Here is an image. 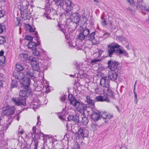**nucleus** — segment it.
I'll use <instances>...</instances> for the list:
<instances>
[{
	"instance_id": "obj_1",
	"label": "nucleus",
	"mask_w": 149,
	"mask_h": 149,
	"mask_svg": "<svg viewBox=\"0 0 149 149\" xmlns=\"http://www.w3.org/2000/svg\"><path fill=\"white\" fill-rule=\"evenodd\" d=\"M19 93V97L13 98L12 100L15 105H26V97L29 96L31 93V90L30 88L22 87Z\"/></svg>"
},
{
	"instance_id": "obj_2",
	"label": "nucleus",
	"mask_w": 149,
	"mask_h": 149,
	"mask_svg": "<svg viewBox=\"0 0 149 149\" xmlns=\"http://www.w3.org/2000/svg\"><path fill=\"white\" fill-rule=\"evenodd\" d=\"M120 46L114 42L111 43L107 45L108 49L107 51L108 56L111 57L114 53L119 56L123 53V50L120 48Z\"/></svg>"
},
{
	"instance_id": "obj_3",
	"label": "nucleus",
	"mask_w": 149,
	"mask_h": 149,
	"mask_svg": "<svg viewBox=\"0 0 149 149\" xmlns=\"http://www.w3.org/2000/svg\"><path fill=\"white\" fill-rule=\"evenodd\" d=\"M35 36L36 37V42L30 41L27 44L28 47L33 51V54L34 55L36 56H38L40 54L39 51L37 49L36 47L38 46H39L40 45V41L39 40L40 38L38 35L37 33H36Z\"/></svg>"
},
{
	"instance_id": "obj_4",
	"label": "nucleus",
	"mask_w": 149,
	"mask_h": 149,
	"mask_svg": "<svg viewBox=\"0 0 149 149\" xmlns=\"http://www.w3.org/2000/svg\"><path fill=\"white\" fill-rule=\"evenodd\" d=\"M107 67L111 71H117L118 73L121 74L122 72V67L119 65L118 62L116 60H109L107 63Z\"/></svg>"
},
{
	"instance_id": "obj_5",
	"label": "nucleus",
	"mask_w": 149,
	"mask_h": 149,
	"mask_svg": "<svg viewBox=\"0 0 149 149\" xmlns=\"http://www.w3.org/2000/svg\"><path fill=\"white\" fill-rule=\"evenodd\" d=\"M73 106L76 108L78 111L83 115H85V111L88 107L87 104H84L82 102H79L78 100L76 101Z\"/></svg>"
},
{
	"instance_id": "obj_6",
	"label": "nucleus",
	"mask_w": 149,
	"mask_h": 149,
	"mask_svg": "<svg viewBox=\"0 0 149 149\" xmlns=\"http://www.w3.org/2000/svg\"><path fill=\"white\" fill-rule=\"evenodd\" d=\"M97 111L95 107L91 108V110L88 111V116L93 121L96 122L100 119V113L97 112Z\"/></svg>"
},
{
	"instance_id": "obj_7",
	"label": "nucleus",
	"mask_w": 149,
	"mask_h": 149,
	"mask_svg": "<svg viewBox=\"0 0 149 149\" xmlns=\"http://www.w3.org/2000/svg\"><path fill=\"white\" fill-rule=\"evenodd\" d=\"M15 109L14 106H7L4 107L2 108L3 111L1 116L3 117L4 116H8L13 114L15 113Z\"/></svg>"
},
{
	"instance_id": "obj_8",
	"label": "nucleus",
	"mask_w": 149,
	"mask_h": 149,
	"mask_svg": "<svg viewBox=\"0 0 149 149\" xmlns=\"http://www.w3.org/2000/svg\"><path fill=\"white\" fill-rule=\"evenodd\" d=\"M22 5L21 8V15L22 17L24 18V20L29 19L30 18V10L28 9V5L26 4L24 6Z\"/></svg>"
},
{
	"instance_id": "obj_9",
	"label": "nucleus",
	"mask_w": 149,
	"mask_h": 149,
	"mask_svg": "<svg viewBox=\"0 0 149 149\" xmlns=\"http://www.w3.org/2000/svg\"><path fill=\"white\" fill-rule=\"evenodd\" d=\"M64 0H56V6H57V10L56 11V15H59L61 17L63 14L64 7Z\"/></svg>"
},
{
	"instance_id": "obj_10",
	"label": "nucleus",
	"mask_w": 149,
	"mask_h": 149,
	"mask_svg": "<svg viewBox=\"0 0 149 149\" xmlns=\"http://www.w3.org/2000/svg\"><path fill=\"white\" fill-rule=\"evenodd\" d=\"M88 131L83 127H80L77 132L76 136L79 139H81L84 137L88 136Z\"/></svg>"
},
{
	"instance_id": "obj_11",
	"label": "nucleus",
	"mask_w": 149,
	"mask_h": 149,
	"mask_svg": "<svg viewBox=\"0 0 149 149\" xmlns=\"http://www.w3.org/2000/svg\"><path fill=\"white\" fill-rule=\"evenodd\" d=\"M133 6L134 8L137 10H142L141 12L144 15L146 14V13L143 12V11H146L149 13V6L148 8L145 5H143L139 2H136L133 4Z\"/></svg>"
},
{
	"instance_id": "obj_12",
	"label": "nucleus",
	"mask_w": 149,
	"mask_h": 149,
	"mask_svg": "<svg viewBox=\"0 0 149 149\" xmlns=\"http://www.w3.org/2000/svg\"><path fill=\"white\" fill-rule=\"evenodd\" d=\"M24 77L26 76L27 77H31L34 76V72L28 66H26L23 71Z\"/></svg>"
},
{
	"instance_id": "obj_13",
	"label": "nucleus",
	"mask_w": 149,
	"mask_h": 149,
	"mask_svg": "<svg viewBox=\"0 0 149 149\" xmlns=\"http://www.w3.org/2000/svg\"><path fill=\"white\" fill-rule=\"evenodd\" d=\"M96 34V32H93L89 33L88 36L86 37V40L92 42V44L94 45L97 44L98 43L95 39V35Z\"/></svg>"
},
{
	"instance_id": "obj_14",
	"label": "nucleus",
	"mask_w": 149,
	"mask_h": 149,
	"mask_svg": "<svg viewBox=\"0 0 149 149\" xmlns=\"http://www.w3.org/2000/svg\"><path fill=\"white\" fill-rule=\"evenodd\" d=\"M30 79L29 77H24L21 79L20 81L21 87L24 88H30L29 86L30 84Z\"/></svg>"
},
{
	"instance_id": "obj_15",
	"label": "nucleus",
	"mask_w": 149,
	"mask_h": 149,
	"mask_svg": "<svg viewBox=\"0 0 149 149\" xmlns=\"http://www.w3.org/2000/svg\"><path fill=\"white\" fill-rule=\"evenodd\" d=\"M103 94L104 96H109L111 98L114 99L115 97L114 95L113 94L112 89L109 86L105 88L103 90Z\"/></svg>"
},
{
	"instance_id": "obj_16",
	"label": "nucleus",
	"mask_w": 149,
	"mask_h": 149,
	"mask_svg": "<svg viewBox=\"0 0 149 149\" xmlns=\"http://www.w3.org/2000/svg\"><path fill=\"white\" fill-rule=\"evenodd\" d=\"M80 16L78 13L75 12L72 14L70 19L72 22L75 23L77 24H79Z\"/></svg>"
},
{
	"instance_id": "obj_17",
	"label": "nucleus",
	"mask_w": 149,
	"mask_h": 149,
	"mask_svg": "<svg viewBox=\"0 0 149 149\" xmlns=\"http://www.w3.org/2000/svg\"><path fill=\"white\" fill-rule=\"evenodd\" d=\"M107 77L102 78L101 79L100 84L103 87L107 88L109 86V80Z\"/></svg>"
},
{
	"instance_id": "obj_18",
	"label": "nucleus",
	"mask_w": 149,
	"mask_h": 149,
	"mask_svg": "<svg viewBox=\"0 0 149 149\" xmlns=\"http://www.w3.org/2000/svg\"><path fill=\"white\" fill-rule=\"evenodd\" d=\"M120 73H118L117 71H111V72L109 73L107 77L110 80L114 81L117 79L118 75Z\"/></svg>"
},
{
	"instance_id": "obj_19",
	"label": "nucleus",
	"mask_w": 149,
	"mask_h": 149,
	"mask_svg": "<svg viewBox=\"0 0 149 149\" xmlns=\"http://www.w3.org/2000/svg\"><path fill=\"white\" fill-rule=\"evenodd\" d=\"M13 76L16 79L21 80L24 77L23 71H20L17 70H15L14 71Z\"/></svg>"
},
{
	"instance_id": "obj_20",
	"label": "nucleus",
	"mask_w": 149,
	"mask_h": 149,
	"mask_svg": "<svg viewBox=\"0 0 149 149\" xmlns=\"http://www.w3.org/2000/svg\"><path fill=\"white\" fill-rule=\"evenodd\" d=\"M67 119L68 121L73 120L76 123H80L81 121L79 120V116L76 114L74 115H70L68 118Z\"/></svg>"
},
{
	"instance_id": "obj_21",
	"label": "nucleus",
	"mask_w": 149,
	"mask_h": 149,
	"mask_svg": "<svg viewBox=\"0 0 149 149\" xmlns=\"http://www.w3.org/2000/svg\"><path fill=\"white\" fill-rule=\"evenodd\" d=\"M33 71L36 70L38 72L40 71L42 68L40 65V64L38 62L34 63H31Z\"/></svg>"
},
{
	"instance_id": "obj_22",
	"label": "nucleus",
	"mask_w": 149,
	"mask_h": 149,
	"mask_svg": "<svg viewBox=\"0 0 149 149\" xmlns=\"http://www.w3.org/2000/svg\"><path fill=\"white\" fill-rule=\"evenodd\" d=\"M65 109L66 107L65 108L63 109L62 111L57 114L59 119L63 122L67 121V120L65 119V116L66 113L65 110Z\"/></svg>"
},
{
	"instance_id": "obj_23",
	"label": "nucleus",
	"mask_w": 149,
	"mask_h": 149,
	"mask_svg": "<svg viewBox=\"0 0 149 149\" xmlns=\"http://www.w3.org/2000/svg\"><path fill=\"white\" fill-rule=\"evenodd\" d=\"M86 102L89 106H88V107H95V101L92 100L91 97L89 96H87L86 97Z\"/></svg>"
},
{
	"instance_id": "obj_24",
	"label": "nucleus",
	"mask_w": 149,
	"mask_h": 149,
	"mask_svg": "<svg viewBox=\"0 0 149 149\" xmlns=\"http://www.w3.org/2000/svg\"><path fill=\"white\" fill-rule=\"evenodd\" d=\"M26 66L24 64L18 63L16 65L15 70L22 72L25 68Z\"/></svg>"
},
{
	"instance_id": "obj_25",
	"label": "nucleus",
	"mask_w": 149,
	"mask_h": 149,
	"mask_svg": "<svg viewBox=\"0 0 149 149\" xmlns=\"http://www.w3.org/2000/svg\"><path fill=\"white\" fill-rule=\"evenodd\" d=\"M68 92L69 93V90L68 88ZM68 100L70 101V103L73 106L74 104V103L76 102V101L77 100L73 95L72 94H70L69 93H68Z\"/></svg>"
},
{
	"instance_id": "obj_26",
	"label": "nucleus",
	"mask_w": 149,
	"mask_h": 149,
	"mask_svg": "<svg viewBox=\"0 0 149 149\" xmlns=\"http://www.w3.org/2000/svg\"><path fill=\"white\" fill-rule=\"evenodd\" d=\"M79 19V24H81L82 23L84 25L86 26L87 24L86 22L87 21V19L86 16L81 15Z\"/></svg>"
},
{
	"instance_id": "obj_27",
	"label": "nucleus",
	"mask_w": 149,
	"mask_h": 149,
	"mask_svg": "<svg viewBox=\"0 0 149 149\" xmlns=\"http://www.w3.org/2000/svg\"><path fill=\"white\" fill-rule=\"evenodd\" d=\"M72 14V12L71 11V10L67 8L64 13V15L67 19L69 18H70V17Z\"/></svg>"
},
{
	"instance_id": "obj_28",
	"label": "nucleus",
	"mask_w": 149,
	"mask_h": 149,
	"mask_svg": "<svg viewBox=\"0 0 149 149\" xmlns=\"http://www.w3.org/2000/svg\"><path fill=\"white\" fill-rule=\"evenodd\" d=\"M69 31H67V32H65L64 33V35L65 36V39L67 40H69L72 39L74 38V37H71V35H70V32L71 31V29H69Z\"/></svg>"
},
{
	"instance_id": "obj_29",
	"label": "nucleus",
	"mask_w": 149,
	"mask_h": 149,
	"mask_svg": "<svg viewBox=\"0 0 149 149\" xmlns=\"http://www.w3.org/2000/svg\"><path fill=\"white\" fill-rule=\"evenodd\" d=\"M58 27L59 30L61 31L63 33H65L67 31L69 30V29H65V26L63 24H60L59 23H58Z\"/></svg>"
},
{
	"instance_id": "obj_30",
	"label": "nucleus",
	"mask_w": 149,
	"mask_h": 149,
	"mask_svg": "<svg viewBox=\"0 0 149 149\" xmlns=\"http://www.w3.org/2000/svg\"><path fill=\"white\" fill-rule=\"evenodd\" d=\"M37 134H36V135H35L34 136V137L33 138V141L34 142V149H37V147L38 146V141L37 138H36V136Z\"/></svg>"
},
{
	"instance_id": "obj_31",
	"label": "nucleus",
	"mask_w": 149,
	"mask_h": 149,
	"mask_svg": "<svg viewBox=\"0 0 149 149\" xmlns=\"http://www.w3.org/2000/svg\"><path fill=\"white\" fill-rule=\"evenodd\" d=\"M77 39L80 40L82 41L85 39H86V37L85 36L84 34L81 31L78 36V37H77Z\"/></svg>"
},
{
	"instance_id": "obj_32",
	"label": "nucleus",
	"mask_w": 149,
	"mask_h": 149,
	"mask_svg": "<svg viewBox=\"0 0 149 149\" xmlns=\"http://www.w3.org/2000/svg\"><path fill=\"white\" fill-rule=\"evenodd\" d=\"M38 33L37 32H34L33 35V36H31L29 35H26L25 37V39L26 40H30V41H32V40H33V38H36V37L35 36V34L36 33Z\"/></svg>"
},
{
	"instance_id": "obj_33",
	"label": "nucleus",
	"mask_w": 149,
	"mask_h": 149,
	"mask_svg": "<svg viewBox=\"0 0 149 149\" xmlns=\"http://www.w3.org/2000/svg\"><path fill=\"white\" fill-rule=\"evenodd\" d=\"M18 85L17 81L15 79L12 80L11 83L10 88H14L16 87Z\"/></svg>"
},
{
	"instance_id": "obj_34",
	"label": "nucleus",
	"mask_w": 149,
	"mask_h": 149,
	"mask_svg": "<svg viewBox=\"0 0 149 149\" xmlns=\"http://www.w3.org/2000/svg\"><path fill=\"white\" fill-rule=\"evenodd\" d=\"M29 60L31 61V63H34L35 62H38V57H34L33 56H30L29 57Z\"/></svg>"
},
{
	"instance_id": "obj_35",
	"label": "nucleus",
	"mask_w": 149,
	"mask_h": 149,
	"mask_svg": "<svg viewBox=\"0 0 149 149\" xmlns=\"http://www.w3.org/2000/svg\"><path fill=\"white\" fill-rule=\"evenodd\" d=\"M81 31L84 34L85 36L86 37L89 34V33H90V30L87 28H86L84 29L81 30Z\"/></svg>"
},
{
	"instance_id": "obj_36",
	"label": "nucleus",
	"mask_w": 149,
	"mask_h": 149,
	"mask_svg": "<svg viewBox=\"0 0 149 149\" xmlns=\"http://www.w3.org/2000/svg\"><path fill=\"white\" fill-rule=\"evenodd\" d=\"M88 118L85 116H84L82 118V122L84 125H86L88 123Z\"/></svg>"
},
{
	"instance_id": "obj_37",
	"label": "nucleus",
	"mask_w": 149,
	"mask_h": 149,
	"mask_svg": "<svg viewBox=\"0 0 149 149\" xmlns=\"http://www.w3.org/2000/svg\"><path fill=\"white\" fill-rule=\"evenodd\" d=\"M25 26L27 29L30 32H35V30L33 29L32 27L30 26L29 24H26Z\"/></svg>"
},
{
	"instance_id": "obj_38",
	"label": "nucleus",
	"mask_w": 149,
	"mask_h": 149,
	"mask_svg": "<svg viewBox=\"0 0 149 149\" xmlns=\"http://www.w3.org/2000/svg\"><path fill=\"white\" fill-rule=\"evenodd\" d=\"M104 100V97L99 95L97 96L95 99V100L97 102H103Z\"/></svg>"
},
{
	"instance_id": "obj_39",
	"label": "nucleus",
	"mask_w": 149,
	"mask_h": 149,
	"mask_svg": "<svg viewBox=\"0 0 149 149\" xmlns=\"http://www.w3.org/2000/svg\"><path fill=\"white\" fill-rule=\"evenodd\" d=\"M66 93H63V95L60 98V100L62 102H65V101L66 100V98L67 97V95L66 94Z\"/></svg>"
},
{
	"instance_id": "obj_40",
	"label": "nucleus",
	"mask_w": 149,
	"mask_h": 149,
	"mask_svg": "<svg viewBox=\"0 0 149 149\" xmlns=\"http://www.w3.org/2000/svg\"><path fill=\"white\" fill-rule=\"evenodd\" d=\"M101 61V59H94L91 60V61L90 63L92 65L95 64L96 63L100 62Z\"/></svg>"
},
{
	"instance_id": "obj_41",
	"label": "nucleus",
	"mask_w": 149,
	"mask_h": 149,
	"mask_svg": "<svg viewBox=\"0 0 149 149\" xmlns=\"http://www.w3.org/2000/svg\"><path fill=\"white\" fill-rule=\"evenodd\" d=\"M65 5L66 6H67V7L70 6L72 4V2L70 0H65Z\"/></svg>"
},
{
	"instance_id": "obj_42",
	"label": "nucleus",
	"mask_w": 149,
	"mask_h": 149,
	"mask_svg": "<svg viewBox=\"0 0 149 149\" xmlns=\"http://www.w3.org/2000/svg\"><path fill=\"white\" fill-rule=\"evenodd\" d=\"M6 42L5 38L3 36H0V45L3 44Z\"/></svg>"
},
{
	"instance_id": "obj_43",
	"label": "nucleus",
	"mask_w": 149,
	"mask_h": 149,
	"mask_svg": "<svg viewBox=\"0 0 149 149\" xmlns=\"http://www.w3.org/2000/svg\"><path fill=\"white\" fill-rule=\"evenodd\" d=\"M21 57L23 58L24 59L29 60V57L28 55L27 54H22L20 55Z\"/></svg>"
},
{
	"instance_id": "obj_44",
	"label": "nucleus",
	"mask_w": 149,
	"mask_h": 149,
	"mask_svg": "<svg viewBox=\"0 0 149 149\" xmlns=\"http://www.w3.org/2000/svg\"><path fill=\"white\" fill-rule=\"evenodd\" d=\"M6 29L5 26L3 24H0V33L3 31V30Z\"/></svg>"
},
{
	"instance_id": "obj_45",
	"label": "nucleus",
	"mask_w": 149,
	"mask_h": 149,
	"mask_svg": "<svg viewBox=\"0 0 149 149\" xmlns=\"http://www.w3.org/2000/svg\"><path fill=\"white\" fill-rule=\"evenodd\" d=\"M11 122L9 123H7L4 124L3 126V128H2V130H6L9 127V126Z\"/></svg>"
},
{
	"instance_id": "obj_46",
	"label": "nucleus",
	"mask_w": 149,
	"mask_h": 149,
	"mask_svg": "<svg viewBox=\"0 0 149 149\" xmlns=\"http://www.w3.org/2000/svg\"><path fill=\"white\" fill-rule=\"evenodd\" d=\"M106 112H100V118H102L103 119H105L106 117Z\"/></svg>"
},
{
	"instance_id": "obj_47",
	"label": "nucleus",
	"mask_w": 149,
	"mask_h": 149,
	"mask_svg": "<svg viewBox=\"0 0 149 149\" xmlns=\"http://www.w3.org/2000/svg\"><path fill=\"white\" fill-rule=\"evenodd\" d=\"M106 118L105 119H109L113 117V115H111L109 113L106 112Z\"/></svg>"
},
{
	"instance_id": "obj_48",
	"label": "nucleus",
	"mask_w": 149,
	"mask_h": 149,
	"mask_svg": "<svg viewBox=\"0 0 149 149\" xmlns=\"http://www.w3.org/2000/svg\"><path fill=\"white\" fill-rule=\"evenodd\" d=\"M116 39L117 40L121 41L124 40H125V38H123L122 36H116Z\"/></svg>"
},
{
	"instance_id": "obj_49",
	"label": "nucleus",
	"mask_w": 149,
	"mask_h": 149,
	"mask_svg": "<svg viewBox=\"0 0 149 149\" xmlns=\"http://www.w3.org/2000/svg\"><path fill=\"white\" fill-rule=\"evenodd\" d=\"M33 134H35V135H36V134H37L36 136V138H37V139H38V138H40V136L39 135V134H37L36 132V127H33Z\"/></svg>"
},
{
	"instance_id": "obj_50",
	"label": "nucleus",
	"mask_w": 149,
	"mask_h": 149,
	"mask_svg": "<svg viewBox=\"0 0 149 149\" xmlns=\"http://www.w3.org/2000/svg\"><path fill=\"white\" fill-rule=\"evenodd\" d=\"M5 61L6 57L5 56L0 57V62L3 63H5Z\"/></svg>"
},
{
	"instance_id": "obj_51",
	"label": "nucleus",
	"mask_w": 149,
	"mask_h": 149,
	"mask_svg": "<svg viewBox=\"0 0 149 149\" xmlns=\"http://www.w3.org/2000/svg\"><path fill=\"white\" fill-rule=\"evenodd\" d=\"M73 147L74 149H80V145L77 143H75Z\"/></svg>"
},
{
	"instance_id": "obj_52",
	"label": "nucleus",
	"mask_w": 149,
	"mask_h": 149,
	"mask_svg": "<svg viewBox=\"0 0 149 149\" xmlns=\"http://www.w3.org/2000/svg\"><path fill=\"white\" fill-rule=\"evenodd\" d=\"M101 18L102 19V23L103 25H107V24L106 23V21L105 19L104 18L101 17Z\"/></svg>"
},
{
	"instance_id": "obj_53",
	"label": "nucleus",
	"mask_w": 149,
	"mask_h": 149,
	"mask_svg": "<svg viewBox=\"0 0 149 149\" xmlns=\"http://www.w3.org/2000/svg\"><path fill=\"white\" fill-rule=\"evenodd\" d=\"M79 74L80 75L81 79L83 78V77L86 78L87 76V74L85 73H83L81 74Z\"/></svg>"
},
{
	"instance_id": "obj_54",
	"label": "nucleus",
	"mask_w": 149,
	"mask_h": 149,
	"mask_svg": "<svg viewBox=\"0 0 149 149\" xmlns=\"http://www.w3.org/2000/svg\"><path fill=\"white\" fill-rule=\"evenodd\" d=\"M111 18H110V17H109V26H110V27L111 28L112 27V21H111L112 20Z\"/></svg>"
},
{
	"instance_id": "obj_55",
	"label": "nucleus",
	"mask_w": 149,
	"mask_h": 149,
	"mask_svg": "<svg viewBox=\"0 0 149 149\" xmlns=\"http://www.w3.org/2000/svg\"><path fill=\"white\" fill-rule=\"evenodd\" d=\"M122 54L124 55L127 57L128 56V54L127 53V52H126L125 51L123 50V53Z\"/></svg>"
},
{
	"instance_id": "obj_56",
	"label": "nucleus",
	"mask_w": 149,
	"mask_h": 149,
	"mask_svg": "<svg viewBox=\"0 0 149 149\" xmlns=\"http://www.w3.org/2000/svg\"><path fill=\"white\" fill-rule=\"evenodd\" d=\"M109 36V33H107L103 34V36H102V38H103L106 39Z\"/></svg>"
},
{
	"instance_id": "obj_57",
	"label": "nucleus",
	"mask_w": 149,
	"mask_h": 149,
	"mask_svg": "<svg viewBox=\"0 0 149 149\" xmlns=\"http://www.w3.org/2000/svg\"><path fill=\"white\" fill-rule=\"evenodd\" d=\"M22 128V127L20 126L19 128L18 132L20 134H22L23 133V130H20Z\"/></svg>"
},
{
	"instance_id": "obj_58",
	"label": "nucleus",
	"mask_w": 149,
	"mask_h": 149,
	"mask_svg": "<svg viewBox=\"0 0 149 149\" xmlns=\"http://www.w3.org/2000/svg\"><path fill=\"white\" fill-rule=\"evenodd\" d=\"M136 82L135 83H136ZM135 84H135L134 85V98H137L136 93V92L135 91Z\"/></svg>"
},
{
	"instance_id": "obj_59",
	"label": "nucleus",
	"mask_w": 149,
	"mask_h": 149,
	"mask_svg": "<svg viewBox=\"0 0 149 149\" xmlns=\"http://www.w3.org/2000/svg\"><path fill=\"white\" fill-rule=\"evenodd\" d=\"M17 19L18 22V25L20 26H21V24L20 23V21H21V20L20 19L19 17H17Z\"/></svg>"
},
{
	"instance_id": "obj_60",
	"label": "nucleus",
	"mask_w": 149,
	"mask_h": 149,
	"mask_svg": "<svg viewBox=\"0 0 149 149\" xmlns=\"http://www.w3.org/2000/svg\"><path fill=\"white\" fill-rule=\"evenodd\" d=\"M107 96H107V95H106V97L104 99V98L103 101H105L107 102H110V101L108 98L107 97Z\"/></svg>"
},
{
	"instance_id": "obj_61",
	"label": "nucleus",
	"mask_w": 149,
	"mask_h": 149,
	"mask_svg": "<svg viewBox=\"0 0 149 149\" xmlns=\"http://www.w3.org/2000/svg\"><path fill=\"white\" fill-rule=\"evenodd\" d=\"M99 88L97 87L95 89V92L96 93H98L99 92Z\"/></svg>"
},
{
	"instance_id": "obj_62",
	"label": "nucleus",
	"mask_w": 149,
	"mask_h": 149,
	"mask_svg": "<svg viewBox=\"0 0 149 149\" xmlns=\"http://www.w3.org/2000/svg\"><path fill=\"white\" fill-rule=\"evenodd\" d=\"M4 53V52L3 50L0 51V57L3 56V54Z\"/></svg>"
},
{
	"instance_id": "obj_63",
	"label": "nucleus",
	"mask_w": 149,
	"mask_h": 149,
	"mask_svg": "<svg viewBox=\"0 0 149 149\" xmlns=\"http://www.w3.org/2000/svg\"><path fill=\"white\" fill-rule=\"evenodd\" d=\"M4 16V14H3L2 11L0 10V18Z\"/></svg>"
},
{
	"instance_id": "obj_64",
	"label": "nucleus",
	"mask_w": 149,
	"mask_h": 149,
	"mask_svg": "<svg viewBox=\"0 0 149 149\" xmlns=\"http://www.w3.org/2000/svg\"><path fill=\"white\" fill-rule=\"evenodd\" d=\"M127 10L130 12H131L133 11V10L131 8H130V7H128L127 8Z\"/></svg>"
}]
</instances>
